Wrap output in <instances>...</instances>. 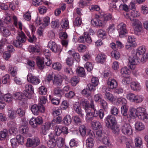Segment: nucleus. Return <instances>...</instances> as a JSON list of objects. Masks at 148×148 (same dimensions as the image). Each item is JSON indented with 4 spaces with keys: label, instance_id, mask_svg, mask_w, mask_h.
Returning <instances> with one entry per match:
<instances>
[{
    "label": "nucleus",
    "instance_id": "1",
    "mask_svg": "<svg viewBox=\"0 0 148 148\" xmlns=\"http://www.w3.org/2000/svg\"><path fill=\"white\" fill-rule=\"evenodd\" d=\"M146 51L145 47V46H142L139 47L136 52V56L130 57L128 60L130 64L129 66L132 69H134V66L137 64L140 60L139 57L140 56L143 55Z\"/></svg>",
    "mask_w": 148,
    "mask_h": 148
},
{
    "label": "nucleus",
    "instance_id": "2",
    "mask_svg": "<svg viewBox=\"0 0 148 148\" xmlns=\"http://www.w3.org/2000/svg\"><path fill=\"white\" fill-rule=\"evenodd\" d=\"M27 37L24 33L22 32L19 33L16 37V39L13 41L14 45L18 48H21L23 45V43L26 41Z\"/></svg>",
    "mask_w": 148,
    "mask_h": 148
},
{
    "label": "nucleus",
    "instance_id": "3",
    "mask_svg": "<svg viewBox=\"0 0 148 148\" xmlns=\"http://www.w3.org/2000/svg\"><path fill=\"white\" fill-rule=\"evenodd\" d=\"M95 18H92L91 21V23L93 26H98L102 27L104 25V23L102 21L101 16H99L97 15H95Z\"/></svg>",
    "mask_w": 148,
    "mask_h": 148
},
{
    "label": "nucleus",
    "instance_id": "4",
    "mask_svg": "<svg viewBox=\"0 0 148 148\" xmlns=\"http://www.w3.org/2000/svg\"><path fill=\"white\" fill-rule=\"evenodd\" d=\"M31 110L34 115H38L40 112H43L45 110V108L43 105L38 104V105L34 104L31 108Z\"/></svg>",
    "mask_w": 148,
    "mask_h": 148
},
{
    "label": "nucleus",
    "instance_id": "5",
    "mask_svg": "<svg viewBox=\"0 0 148 148\" xmlns=\"http://www.w3.org/2000/svg\"><path fill=\"white\" fill-rule=\"evenodd\" d=\"M79 130L81 134L83 136H85L86 132L88 133L87 136L88 137V138H93L95 136V135L92 131H86V127L84 125H82L79 126Z\"/></svg>",
    "mask_w": 148,
    "mask_h": 148
},
{
    "label": "nucleus",
    "instance_id": "6",
    "mask_svg": "<svg viewBox=\"0 0 148 148\" xmlns=\"http://www.w3.org/2000/svg\"><path fill=\"white\" fill-rule=\"evenodd\" d=\"M39 139L37 137H34V139L29 138L27 139L26 146L27 147H35L40 143Z\"/></svg>",
    "mask_w": 148,
    "mask_h": 148
},
{
    "label": "nucleus",
    "instance_id": "7",
    "mask_svg": "<svg viewBox=\"0 0 148 148\" xmlns=\"http://www.w3.org/2000/svg\"><path fill=\"white\" fill-rule=\"evenodd\" d=\"M126 26V25L123 23L120 24L118 26L117 29L119 34V36L121 38L125 36L127 33Z\"/></svg>",
    "mask_w": 148,
    "mask_h": 148
},
{
    "label": "nucleus",
    "instance_id": "8",
    "mask_svg": "<svg viewBox=\"0 0 148 148\" xmlns=\"http://www.w3.org/2000/svg\"><path fill=\"white\" fill-rule=\"evenodd\" d=\"M121 131L123 134L128 136L131 135L132 133V127L128 123H125L122 126Z\"/></svg>",
    "mask_w": 148,
    "mask_h": 148
},
{
    "label": "nucleus",
    "instance_id": "9",
    "mask_svg": "<svg viewBox=\"0 0 148 148\" xmlns=\"http://www.w3.org/2000/svg\"><path fill=\"white\" fill-rule=\"evenodd\" d=\"M79 42L84 43L86 42L89 44L90 43L92 40L90 36L87 32H85L84 33V36L79 37L78 39Z\"/></svg>",
    "mask_w": 148,
    "mask_h": 148
},
{
    "label": "nucleus",
    "instance_id": "10",
    "mask_svg": "<svg viewBox=\"0 0 148 148\" xmlns=\"http://www.w3.org/2000/svg\"><path fill=\"white\" fill-rule=\"evenodd\" d=\"M106 126L108 127L117 123L115 117L114 115H108L106 118Z\"/></svg>",
    "mask_w": 148,
    "mask_h": 148
},
{
    "label": "nucleus",
    "instance_id": "11",
    "mask_svg": "<svg viewBox=\"0 0 148 148\" xmlns=\"http://www.w3.org/2000/svg\"><path fill=\"white\" fill-rule=\"evenodd\" d=\"M25 92L24 95L27 98H31L32 95L34 93V89L30 84H26L25 86Z\"/></svg>",
    "mask_w": 148,
    "mask_h": 148
},
{
    "label": "nucleus",
    "instance_id": "12",
    "mask_svg": "<svg viewBox=\"0 0 148 148\" xmlns=\"http://www.w3.org/2000/svg\"><path fill=\"white\" fill-rule=\"evenodd\" d=\"M48 46L51 50L55 53H60L61 50L56 43L52 41H50L48 43Z\"/></svg>",
    "mask_w": 148,
    "mask_h": 148
},
{
    "label": "nucleus",
    "instance_id": "13",
    "mask_svg": "<svg viewBox=\"0 0 148 148\" xmlns=\"http://www.w3.org/2000/svg\"><path fill=\"white\" fill-rule=\"evenodd\" d=\"M53 137H55L54 134L51 133L49 135V137L50 139L47 142V145L49 147L53 148L56 146V140H54V139Z\"/></svg>",
    "mask_w": 148,
    "mask_h": 148
},
{
    "label": "nucleus",
    "instance_id": "14",
    "mask_svg": "<svg viewBox=\"0 0 148 148\" xmlns=\"http://www.w3.org/2000/svg\"><path fill=\"white\" fill-rule=\"evenodd\" d=\"M54 140H56V145L60 148L62 147L64 145V140L62 137L55 135V137H53Z\"/></svg>",
    "mask_w": 148,
    "mask_h": 148
},
{
    "label": "nucleus",
    "instance_id": "15",
    "mask_svg": "<svg viewBox=\"0 0 148 148\" xmlns=\"http://www.w3.org/2000/svg\"><path fill=\"white\" fill-rule=\"evenodd\" d=\"M27 80L28 82L35 84H38L40 82V79L37 77L32 76L31 75H27Z\"/></svg>",
    "mask_w": 148,
    "mask_h": 148
},
{
    "label": "nucleus",
    "instance_id": "16",
    "mask_svg": "<svg viewBox=\"0 0 148 148\" xmlns=\"http://www.w3.org/2000/svg\"><path fill=\"white\" fill-rule=\"evenodd\" d=\"M44 61L43 59L39 56H37L36 58L37 65L40 70H42L45 67Z\"/></svg>",
    "mask_w": 148,
    "mask_h": 148
},
{
    "label": "nucleus",
    "instance_id": "17",
    "mask_svg": "<svg viewBox=\"0 0 148 148\" xmlns=\"http://www.w3.org/2000/svg\"><path fill=\"white\" fill-rule=\"evenodd\" d=\"M54 79L53 81V84L56 86H59L61 85L63 79L60 75H54Z\"/></svg>",
    "mask_w": 148,
    "mask_h": 148
},
{
    "label": "nucleus",
    "instance_id": "18",
    "mask_svg": "<svg viewBox=\"0 0 148 148\" xmlns=\"http://www.w3.org/2000/svg\"><path fill=\"white\" fill-rule=\"evenodd\" d=\"M80 104L82 106L84 107L86 112L87 110H90V106L88 101L85 99H82L80 101Z\"/></svg>",
    "mask_w": 148,
    "mask_h": 148
},
{
    "label": "nucleus",
    "instance_id": "19",
    "mask_svg": "<svg viewBox=\"0 0 148 148\" xmlns=\"http://www.w3.org/2000/svg\"><path fill=\"white\" fill-rule=\"evenodd\" d=\"M25 123V125L21 126L19 128V130L20 132L23 134H25L28 133L29 130V128L27 126L28 125L27 122L26 121V122Z\"/></svg>",
    "mask_w": 148,
    "mask_h": 148
},
{
    "label": "nucleus",
    "instance_id": "20",
    "mask_svg": "<svg viewBox=\"0 0 148 148\" xmlns=\"http://www.w3.org/2000/svg\"><path fill=\"white\" fill-rule=\"evenodd\" d=\"M130 86L131 89L134 91H138L140 89V86L137 82H132Z\"/></svg>",
    "mask_w": 148,
    "mask_h": 148
},
{
    "label": "nucleus",
    "instance_id": "21",
    "mask_svg": "<svg viewBox=\"0 0 148 148\" xmlns=\"http://www.w3.org/2000/svg\"><path fill=\"white\" fill-rule=\"evenodd\" d=\"M107 82L108 84L109 85V87L111 89H114L116 88L117 86V83L114 79H111Z\"/></svg>",
    "mask_w": 148,
    "mask_h": 148
},
{
    "label": "nucleus",
    "instance_id": "22",
    "mask_svg": "<svg viewBox=\"0 0 148 148\" xmlns=\"http://www.w3.org/2000/svg\"><path fill=\"white\" fill-rule=\"evenodd\" d=\"M72 118L74 125H80V126L82 125L81 124L82 123V120L78 116H74Z\"/></svg>",
    "mask_w": 148,
    "mask_h": 148
},
{
    "label": "nucleus",
    "instance_id": "23",
    "mask_svg": "<svg viewBox=\"0 0 148 148\" xmlns=\"http://www.w3.org/2000/svg\"><path fill=\"white\" fill-rule=\"evenodd\" d=\"M106 58V56L105 55L100 54L96 57V60L97 62L103 63L105 61Z\"/></svg>",
    "mask_w": 148,
    "mask_h": 148
},
{
    "label": "nucleus",
    "instance_id": "24",
    "mask_svg": "<svg viewBox=\"0 0 148 148\" xmlns=\"http://www.w3.org/2000/svg\"><path fill=\"white\" fill-rule=\"evenodd\" d=\"M110 129L112 130V132L116 134H118L119 131V127L117 124V123L115 124L111 125L109 127Z\"/></svg>",
    "mask_w": 148,
    "mask_h": 148
},
{
    "label": "nucleus",
    "instance_id": "25",
    "mask_svg": "<svg viewBox=\"0 0 148 148\" xmlns=\"http://www.w3.org/2000/svg\"><path fill=\"white\" fill-rule=\"evenodd\" d=\"M134 33L136 35H138L139 33L142 32L143 29L142 23L135 26L134 29Z\"/></svg>",
    "mask_w": 148,
    "mask_h": 148
},
{
    "label": "nucleus",
    "instance_id": "26",
    "mask_svg": "<svg viewBox=\"0 0 148 148\" xmlns=\"http://www.w3.org/2000/svg\"><path fill=\"white\" fill-rule=\"evenodd\" d=\"M76 72L77 75L81 77H84L85 76V73L84 68L79 67L77 68Z\"/></svg>",
    "mask_w": 148,
    "mask_h": 148
},
{
    "label": "nucleus",
    "instance_id": "27",
    "mask_svg": "<svg viewBox=\"0 0 148 148\" xmlns=\"http://www.w3.org/2000/svg\"><path fill=\"white\" fill-rule=\"evenodd\" d=\"M128 109L127 106L124 105L122 106L121 108V112L123 116H126L128 118L129 116L127 114Z\"/></svg>",
    "mask_w": 148,
    "mask_h": 148
},
{
    "label": "nucleus",
    "instance_id": "28",
    "mask_svg": "<svg viewBox=\"0 0 148 148\" xmlns=\"http://www.w3.org/2000/svg\"><path fill=\"white\" fill-rule=\"evenodd\" d=\"M135 127L136 130L139 131L143 130L145 128L144 125L142 123L139 121H137L135 123Z\"/></svg>",
    "mask_w": 148,
    "mask_h": 148
},
{
    "label": "nucleus",
    "instance_id": "29",
    "mask_svg": "<svg viewBox=\"0 0 148 148\" xmlns=\"http://www.w3.org/2000/svg\"><path fill=\"white\" fill-rule=\"evenodd\" d=\"M137 116L138 118L146 113L145 109L143 108H137Z\"/></svg>",
    "mask_w": 148,
    "mask_h": 148
},
{
    "label": "nucleus",
    "instance_id": "30",
    "mask_svg": "<svg viewBox=\"0 0 148 148\" xmlns=\"http://www.w3.org/2000/svg\"><path fill=\"white\" fill-rule=\"evenodd\" d=\"M63 123L66 125H69L71 122V119L69 115H66L62 120Z\"/></svg>",
    "mask_w": 148,
    "mask_h": 148
},
{
    "label": "nucleus",
    "instance_id": "31",
    "mask_svg": "<svg viewBox=\"0 0 148 148\" xmlns=\"http://www.w3.org/2000/svg\"><path fill=\"white\" fill-rule=\"evenodd\" d=\"M23 93L19 92H16L13 95L14 99L20 101H21L23 99Z\"/></svg>",
    "mask_w": 148,
    "mask_h": 148
},
{
    "label": "nucleus",
    "instance_id": "32",
    "mask_svg": "<svg viewBox=\"0 0 148 148\" xmlns=\"http://www.w3.org/2000/svg\"><path fill=\"white\" fill-rule=\"evenodd\" d=\"M94 142L93 138H88L86 140V145L89 148H92L94 145Z\"/></svg>",
    "mask_w": 148,
    "mask_h": 148
},
{
    "label": "nucleus",
    "instance_id": "33",
    "mask_svg": "<svg viewBox=\"0 0 148 148\" xmlns=\"http://www.w3.org/2000/svg\"><path fill=\"white\" fill-rule=\"evenodd\" d=\"M8 131L7 130L4 129L0 132V140H3L6 138L8 134Z\"/></svg>",
    "mask_w": 148,
    "mask_h": 148
},
{
    "label": "nucleus",
    "instance_id": "34",
    "mask_svg": "<svg viewBox=\"0 0 148 148\" xmlns=\"http://www.w3.org/2000/svg\"><path fill=\"white\" fill-rule=\"evenodd\" d=\"M129 71L126 67L122 68L121 70V73L123 77L128 76Z\"/></svg>",
    "mask_w": 148,
    "mask_h": 148
},
{
    "label": "nucleus",
    "instance_id": "35",
    "mask_svg": "<svg viewBox=\"0 0 148 148\" xmlns=\"http://www.w3.org/2000/svg\"><path fill=\"white\" fill-rule=\"evenodd\" d=\"M92 124L93 129L95 130L100 129L101 127L100 123L98 121L92 122Z\"/></svg>",
    "mask_w": 148,
    "mask_h": 148
},
{
    "label": "nucleus",
    "instance_id": "36",
    "mask_svg": "<svg viewBox=\"0 0 148 148\" xmlns=\"http://www.w3.org/2000/svg\"><path fill=\"white\" fill-rule=\"evenodd\" d=\"M16 138L17 139L18 144L23 145L24 144L25 139L23 136L20 135H18L16 136Z\"/></svg>",
    "mask_w": 148,
    "mask_h": 148
},
{
    "label": "nucleus",
    "instance_id": "37",
    "mask_svg": "<svg viewBox=\"0 0 148 148\" xmlns=\"http://www.w3.org/2000/svg\"><path fill=\"white\" fill-rule=\"evenodd\" d=\"M11 95L10 94H6L3 95V98L5 101L9 103L12 100Z\"/></svg>",
    "mask_w": 148,
    "mask_h": 148
},
{
    "label": "nucleus",
    "instance_id": "38",
    "mask_svg": "<svg viewBox=\"0 0 148 148\" xmlns=\"http://www.w3.org/2000/svg\"><path fill=\"white\" fill-rule=\"evenodd\" d=\"M0 30L5 36H8L10 34L9 30L7 29L5 27L1 26L0 27Z\"/></svg>",
    "mask_w": 148,
    "mask_h": 148
},
{
    "label": "nucleus",
    "instance_id": "39",
    "mask_svg": "<svg viewBox=\"0 0 148 148\" xmlns=\"http://www.w3.org/2000/svg\"><path fill=\"white\" fill-rule=\"evenodd\" d=\"M130 116L131 117H136L137 116V109H136L134 108H132L130 110Z\"/></svg>",
    "mask_w": 148,
    "mask_h": 148
},
{
    "label": "nucleus",
    "instance_id": "40",
    "mask_svg": "<svg viewBox=\"0 0 148 148\" xmlns=\"http://www.w3.org/2000/svg\"><path fill=\"white\" fill-rule=\"evenodd\" d=\"M99 103L102 108L105 111H106L108 108V104L107 102L103 99L101 100L99 102Z\"/></svg>",
    "mask_w": 148,
    "mask_h": 148
},
{
    "label": "nucleus",
    "instance_id": "41",
    "mask_svg": "<svg viewBox=\"0 0 148 148\" xmlns=\"http://www.w3.org/2000/svg\"><path fill=\"white\" fill-rule=\"evenodd\" d=\"M130 20L132 21V26H136L141 24L140 21L136 18H130Z\"/></svg>",
    "mask_w": 148,
    "mask_h": 148
},
{
    "label": "nucleus",
    "instance_id": "42",
    "mask_svg": "<svg viewBox=\"0 0 148 148\" xmlns=\"http://www.w3.org/2000/svg\"><path fill=\"white\" fill-rule=\"evenodd\" d=\"M111 55L113 58L116 60L118 59L120 57L119 52L116 50L112 51L111 53Z\"/></svg>",
    "mask_w": 148,
    "mask_h": 148
},
{
    "label": "nucleus",
    "instance_id": "43",
    "mask_svg": "<svg viewBox=\"0 0 148 148\" xmlns=\"http://www.w3.org/2000/svg\"><path fill=\"white\" fill-rule=\"evenodd\" d=\"M131 79L128 76L126 77H125L122 80V83L124 85L127 84H131Z\"/></svg>",
    "mask_w": 148,
    "mask_h": 148
},
{
    "label": "nucleus",
    "instance_id": "44",
    "mask_svg": "<svg viewBox=\"0 0 148 148\" xmlns=\"http://www.w3.org/2000/svg\"><path fill=\"white\" fill-rule=\"evenodd\" d=\"M79 79L75 76H73L71 79V83L73 86H75L79 82Z\"/></svg>",
    "mask_w": 148,
    "mask_h": 148
},
{
    "label": "nucleus",
    "instance_id": "45",
    "mask_svg": "<svg viewBox=\"0 0 148 148\" xmlns=\"http://www.w3.org/2000/svg\"><path fill=\"white\" fill-rule=\"evenodd\" d=\"M16 114L14 110H9L8 112V116L11 119H14L16 117Z\"/></svg>",
    "mask_w": 148,
    "mask_h": 148
},
{
    "label": "nucleus",
    "instance_id": "46",
    "mask_svg": "<svg viewBox=\"0 0 148 148\" xmlns=\"http://www.w3.org/2000/svg\"><path fill=\"white\" fill-rule=\"evenodd\" d=\"M87 113L86 114V119L87 121H92L94 118L93 116H91L90 114H91V113L90 111V110H87Z\"/></svg>",
    "mask_w": 148,
    "mask_h": 148
},
{
    "label": "nucleus",
    "instance_id": "47",
    "mask_svg": "<svg viewBox=\"0 0 148 148\" xmlns=\"http://www.w3.org/2000/svg\"><path fill=\"white\" fill-rule=\"evenodd\" d=\"M141 139L138 137L135 138V144L136 147H140L142 144Z\"/></svg>",
    "mask_w": 148,
    "mask_h": 148
},
{
    "label": "nucleus",
    "instance_id": "48",
    "mask_svg": "<svg viewBox=\"0 0 148 148\" xmlns=\"http://www.w3.org/2000/svg\"><path fill=\"white\" fill-rule=\"evenodd\" d=\"M97 33L99 37L102 38L103 39L105 38H106V33L102 29L99 30L98 31Z\"/></svg>",
    "mask_w": 148,
    "mask_h": 148
},
{
    "label": "nucleus",
    "instance_id": "49",
    "mask_svg": "<svg viewBox=\"0 0 148 148\" xmlns=\"http://www.w3.org/2000/svg\"><path fill=\"white\" fill-rule=\"evenodd\" d=\"M61 126H59L58 127H55V132L56 134H54V135H56L57 136H59L62 133L61 130Z\"/></svg>",
    "mask_w": 148,
    "mask_h": 148
},
{
    "label": "nucleus",
    "instance_id": "50",
    "mask_svg": "<svg viewBox=\"0 0 148 148\" xmlns=\"http://www.w3.org/2000/svg\"><path fill=\"white\" fill-rule=\"evenodd\" d=\"M105 97L108 100L111 101H112L114 98L113 95L109 92H106L105 94Z\"/></svg>",
    "mask_w": 148,
    "mask_h": 148
},
{
    "label": "nucleus",
    "instance_id": "51",
    "mask_svg": "<svg viewBox=\"0 0 148 148\" xmlns=\"http://www.w3.org/2000/svg\"><path fill=\"white\" fill-rule=\"evenodd\" d=\"M75 110L82 118L83 117L84 114L82 112V110L80 107L79 106L77 107L75 109Z\"/></svg>",
    "mask_w": 148,
    "mask_h": 148
},
{
    "label": "nucleus",
    "instance_id": "52",
    "mask_svg": "<svg viewBox=\"0 0 148 148\" xmlns=\"http://www.w3.org/2000/svg\"><path fill=\"white\" fill-rule=\"evenodd\" d=\"M49 18L48 17H46L43 19L42 25L44 27L47 26L50 23Z\"/></svg>",
    "mask_w": 148,
    "mask_h": 148
},
{
    "label": "nucleus",
    "instance_id": "53",
    "mask_svg": "<svg viewBox=\"0 0 148 148\" xmlns=\"http://www.w3.org/2000/svg\"><path fill=\"white\" fill-rule=\"evenodd\" d=\"M89 8L90 10L91 11H98L100 10V8L98 5H91L89 7Z\"/></svg>",
    "mask_w": 148,
    "mask_h": 148
},
{
    "label": "nucleus",
    "instance_id": "54",
    "mask_svg": "<svg viewBox=\"0 0 148 148\" xmlns=\"http://www.w3.org/2000/svg\"><path fill=\"white\" fill-rule=\"evenodd\" d=\"M82 23V21L80 18L77 17L73 22V24L75 26H79Z\"/></svg>",
    "mask_w": 148,
    "mask_h": 148
},
{
    "label": "nucleus",
    "instance_id": "55",
    "mask_svg": "<svg viewBox=\"0 0 148 148\" xmlns=\"http://www.w3.org/2000/svg\"><path fill=\"white\" fill-rule=\"evenodd\" d=\"M101 17L102 18V20L104 19V21H103L104 22V23L105 21H107L110 20L112 18L111 15L109 14L104 15L103 18L102 16Z\"/></svg>",
    "mask_w": 148,
    "mask_h": 148
},
{
    "label": "nucleus",
    "instance_id": "56",
    "mask_svg": "<svg viewBox=\"0 0 148 148\" xmlns=\"http://www.w3.org/2000/svg\"><path fill=\"white\" fill-rule=\"evenodd\" d=\"M143 98L141 96L135 95L133 102L136 103L141 102L143 100Z\"/></svg>",
    "mask_w": 148,
    "mask_h": 148
},
{
    "label": "nucleus",
    "instance_id": "57",
    "mask_svg": "<svg viewBox=\"0 0 148 148\" xmlns=\"http://www.w3.org/2000/svg\"><path fill=\"white\" fill-rule=\"evenodd\" d=\"M52 68L54 69L59 71L61 69V65L59 63L56 62L53 64Z\"/></svg>",
    "mask_w": 148,
    "mask_h": 148
},
{
    "label": "nucleus",
    "instance_id": "58",
    "mask_svg": "<svg viewBox=\"0 0 148 148\" xmlns=\"http://www.w3.org/2000/svg\"><path fill=\"white\" fill-rule=\"evenodd\" d=\"M139 118L143 120L145 123H148V114L146 113L140 116Z\"/></svg>",
    "mask_w": 148,
    "mask_h": 148
},
{
    "label": "nucleus",
    "instance_id": "59",
    "mask_svg": "<svg viewBox=\"0 0 148 148\" xmlns=\"http://www.w3.org/2000/svg\"><path fill=\"white\" fill-rule=\"evenodd\" d=\"M85 67L89 71H91L93 68L92 64L89 62H87L85 64Z\"/></svg>",
    "mask_w": 148,
    "mask_h": 148
},
{
    "label": "nucleus",
    "instance_id": "60",
    "mask_svg": "<svg viewBox=\"0 0 148 148\" xmlns=\"http://www.w3.org/2000/svg\"><path fill=\"white\" fill-rule=\"evenodd\" d=\"M96 86L93 84L91 83L87 85V88H88L90 91H94L95 90V87Z\"/></svg>",
    "mask_w": 148,
    "mask_h": 148
},
{
    "label": "nucleus",
    "instance_id": "61",
    "mask_svg": "<svg viewBox=\"0 0 148 148\" xmlns=\"http://www.w3.org/2000/svg\"><path fill=\"white\" fill-rule=\"evenodd\" d=\"M129 42L131 44L132 46H134L136 45L135 39L131 36H129L128 38Z\"/></svg>",
    "mask_w": 148,
    "mask_h": 148
},
{
    "label": "nucleus",
    "instance_id": "62",
    "mask_svg": "<svg viewBox=\"0 0 148 148\" xmlns=\"http://www.w3.org/2000/svg\"><path fill=\"white\" fill-rule=\"evenodd\" d=\"M91 82L92 84L96 86H97L99 82L98 79L95 77H93L91 79Z\"/></svg>",
    "mask_w": 148,
    "mask_h": 148
},
{
    "label": "nucleus",
    "instance_id": "63",
    "mask_svg": "<svg viewBox=\"0 0 148 148\" xmlns=\"http://www.w3.org/2000/svg\"><path fill=\"white\" fill-rule=\"evenodd\" d=\"M47 89L45 87L42 86L39 88V92L40 94L45 95L47 92Z\"/></svg>",
    "mask_w": 148,
    "mask_h": 148
},
{
    "label": "nucleus",
    "instance_id": "64",
    "mask_svg": "<svg viewBox=\"0 0 148 148\" xmlns=\"http://www.w3.org/2000/svg\"><path fill=\"white\" fill-rule=\"evenodd\" d=\"M11 56V53L8 51H5L3 54V57L6 60H8Z\"/></svg>",
    "mask_w": 148,
    "mask_h": 148
}]
</instances>
